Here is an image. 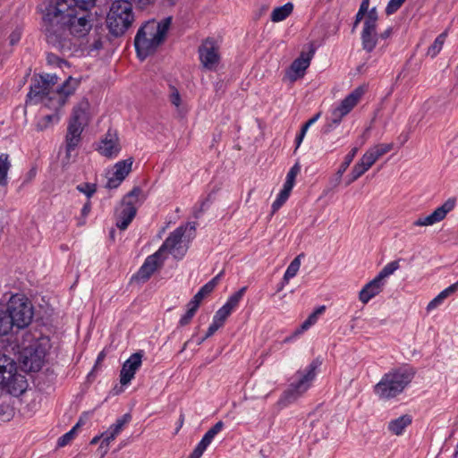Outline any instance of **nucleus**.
Here are the masks:
<instances>
[{
  "instance_id": "obj_1",
  "label": "nucleus",
  "mask_w": 458,
  "mask_h": 458,
  "mask_svg": "<svg viewBox=\"0 0 458 458\" xmlns=\"http://www.w3.org/2000/svg\"><path fill=\"white\" fill-rule=\"evenodd\" d=\"M89 15L86 10L72 6L64 0H56L49 5L44 14V27L48 44L60 51L71 50L70 35L84 37L91 29Z\"/></svg>"
},
{
  "instance_id": "obj_2",
  "label": "nucleus",
  "mask_w": 458,
  "mask_h": 458,
  "mask_svg": "<svg viewBox=\"0 0 458 458\" xmlns=\"http://www.w3.org/2000/svg\"><path fill=\"white\" fill-rule=\"evenodd\" d=\"M416 369L410 365H402L384 374L374 386L375 394L382 400H390L400 394L411 384Z\"/></svg>"
},
{
  "instance_id": "obj_3",
  "label": "nucleus",
  "mask_w": 458,
  "mask_h": 458,
  "mask_svg": "<svg viewBox=\"0 0 458 458\" xmlns=\"http://www.w3.org/2000/svg\"><path fill=\"white\" fill-rule=\"evenodd\" d=\"M171 21V17H167L161 22L148 21L138 30L134 38V46L137 55L141 60L151 55L163 42Z\"/></svg>"
},
{
  "instance_id": "obj_4",
  "label": "nucleus",
  "mask_w": 458,
  "mask_h": 458,
  "mask_svg": "<svg viewBox=\"0 0 458 458\" xmlns=\"http://www.w3.org/2000/svg\"><path fill=\"white\" fill-rule=\"evenodd\" d=\"M321 364L322 360L316 358L306 368L297 370L287 389L284 391L279 398L277 404L284 408L301 397L311 386Z\"/></svg>"
},
{
  "instance_id": "obj_5",
  "label": "nucleus",
  "mask_w": 458,
  "mask_h": 458,
  "mask_svg": "<svg viewBox=\"0 0 458 458\" xmlns=\"http://www.w3.org/2000/svg\"><path fill=\"white\" fill-rule=\"evenodd\" d=\"M135 20L132 4L127 0L114 1L106 15V26L114 37L123 36Z\"/></svg>"
},
{
  "instance_id": "obj_6",
  "label": "nucleus",
  "mask_w": 458,
  "mask_h": 458,
  "mask_svg": "<svg viewBox=\"0 0 458 458\" xmlns=\"http://www.w3.org/2000/svg\"><path fill=\"white\" fill-rule=\"evenodd\" d=\"M195 231L196 223L194 222L178 226L170 233L157 251L160 254L167 252L177 259H182L187 252L189 241L195 236Z\"/></svg>"
},
{
  "instance_id": "obj_7",
  "label": "nucleus",
  "mask_w": 458,
  "mask_h": 458,
  "mask_svg": "<svg viewBox=\"0 0 458 458\" xmlns=\"http://www.w3.org/2000/svg\"><path fill=\"white\" fill-rule=\"evenodd\" d=\"M50 348L51 343L47 336H40L32 341L21 352L23 368L29 371L40 370Z\"/></svg>"
},
{
  "instance_id": "obj_8",
  "label": "nucleus",
  "mask_w": 458,
  "mask_h": 458,
  "mask_svg": "<svg viewBox=\"0 0 458 458\" xmlns=\"http://www.w3.org/2000/svg\"><path fill=\"white\" fill-rule=\"evenodd\" d=\"M6 310L12 323L19 329L28 327L33 318L32 305L22 294L13 295L7 302Z\"/></svg>"
},
{
  "instance_id": "obj_9",
  "label": "nucleus",
  "mask_w": 458,
  "mask_h": 458,
  "mask_svg": "<svg viewBox=\"0 0 458 458\" xmlns=\"http://www.w3.org/2000/svg\"><path fill=\"white\" fill-rule=\"evenodd\" d=\"M57 81L58 77L55 74L40 75L38 79H35L27 95L28 102L30 104L44 103L48 107V98L54 97V87Z\"/></svg>"
},
{
  "instance_id": "obj_10",
  "label": "nucleus",
  "mask_w": 458,
  "mask_h": 458,
  "mask_svg": "<svg viewBox=\"0 0 458 458\" xmlns=\"http://www.w3.org/2000/svg\"><path fill=\"white\" fill-rule=\"evenodd\" d=\"M365 93V88L360 86L347 95L337 106L331 110V123L337 126L343 118L347 115L359 103Z\"/></svg>"
},
{
  "instance_id": "obj_11",
  "label": "nucleus",
  "mask_w": 458,
  "mask_h": 458,
  "mask_svg": "<svg viewBox=\"0 0 458 458\" xmlns=\"http://www.w3.org/2000/svg\"><path fill=\"white\" fill-rule=\"evenodd\" d=\"M199 58L204 69L216 71L219 62V47L213 38L205 39L199 47Z\"/></svg>"
},
{
  "instance_id": "obj_12",
  "label": "nucleus",
  "mask_w": 458,
  "mask_h": 458,
  "mask_svg": "<svg viewBox=\"0 0 458 458\" xmlns=\"http://www.w3.org/2000/svg\"><path fill=\"white\" fill-rule=\"evenodd\" d=\"M377 13L376 8H372L367 13L361 32L362 48L368 53L372 52L377 43Z\"/></svg>"
},
{
  "instance_id": "obj_13",
  "label": "nucleus",
  "mask_w": 458,
  "mask_h": 458,
  "mask_svg": "<svg viewBox=\"0 0 458 458\" xmlns=\"http://www.w3.org/2000/svg\"><path fill=\"white\" fill-rule=\"evenodd\" d=\"M78 86L79 81L69 77L60 88L54 89V97H49L48 98V108L55 111L62 108L65 105L67 98L75 92Z\"/></svg>"
},
{
  "instance_id": "obj_14",
  "label": "nucleus",
  "mask_w": 458,
  "mask_h": 458,
  "mask_svg": "<svg viewBox=\"0 0 458 458\" xmlns=\"http://www.w3.org/2000/svg\"><path fill=\"white\" fill-rule=\"evenodd\" d=\"M121 149L122 147L117 131L109 128L99 140L97 150L103 157L114 158L119 155Z\"/></svg>"
},
{
  "instance_id": "obj_15",
  "label": "nucleus",
  "mask_w": 458,
  "mask_h": 458,
  "mask_svg": "<svg viewBox=\"0 0 458 458\" xmlns=\"http://www.w3.org/2000/svg\"><path fill=\"white\" fill-rule=\"evenodd\" d=\"M455 200L447 199L444 204L436 208L431 214L419 217L413 222L414 226H430L445 219L446 215L454 208Z\"/></svg>"
},
{
  "instance_id": "obj_16",
  "label": "nucleus",
  "mask_w": 458,
  "mask_h": 458,
  "mask_svg": "<svg viewBox=\"0 0 458 458\" xmlns=\"http://www.w3.org/2000/svg\"><path fill=\"white\" fill-rule=\"evenodd\" d=\"M143 353L141 351L131 354L123 364L120 371V383L123 386L128 385L134 377L137 370L142 364Z\"/></svg>"
},
{
  "instance_id": "obj_17",
  "label": "nucleus",
  "mask_w": 458,
  "mask_h": 458,
  "mask_svg": "<svg viewBox=\"0 0 458 458\" xmlns=\"http://www.w3.org/2000/svg\"><path fill=\"white\" fill-rule=\"evenodd\" d=\"M28 383L24 376L17 373L16 366L10 369L7 374L6 380L0 386L5 389L9 394L18 396L27 389Z\"/></svg>"
},
{
  "instance_id": "obj_18",
  "label": "nucleus",
  "mask_w": 458,
  "mask_h": 458,
  "mask_svg": "<svg viewBox=\"0 0 458 458\" xmlns=\"http://www.w3.org/2000/svg\"><path fill=\"white\" fill-rule=\"evenodd\" d=\"M132 159H125L117 162L114 166V172L108 177L106 187L109 189L117 188L131 170Z\"/></svg>"
},
{
  "instance_id": "obj_19",
  "label": "nucleus",
  "mask_w": 458,
  "mask_h": 458,
  "mask_svg": "<svg viewBox=\"0 0 458 458\" xmlns=\"http://www.w3.org/2000/svg\"><path fill=\"white\" fill-rule=\"evenodd\" d=\"M83 127L68 123L67 133L65 136V152L66 159L70 160L72 151H74L81 143Z\"/></svg>"
},
{
  "instance_id": "obj_20",
  "label": "nucleus",
  "mask_w": 458,
  "mask_h": 458,
  "mask_svg": "<svg viewBox=\"0 0 458 458\" xmlns=\"http://www.w3.org/2000/svg\"><path fill=\"white\" fill-rule=\"evenodd\" d=\"M312 55L313 52H302L300 56L293 62L288 72V78L291 81H294L304 75L305 71L310 64Z\"/></svg>"
},
{
  "instance_id": "obj_21",
  "label": "nucleus",
  "mask_w": 458,
  "mask_h": 458,
  "mask_svg": "<svg viewBox=\"0 0 458 458\" xmlns=\"http://www.w3.org/2000/svg\"><path fill=\"white\" fill-rule=\"evenodd\" d=\"M385 282L379 280L377 276L367 283L359 293V300L363 304H367L372 298L378 295L384 289Z\"/></svg>"
},
{
  "instance_id": "obj_22",
  "label": "nucleus",
  "mask_w": 458,
  "mask_h": 458,
  "mask_svg": "<svg viewBox=\"0 0 458 458\" xmlns=\"http://www.w3.org/2000/svg\"><path fill=\"white\" fill-rule=\"evenodd\" d=\"M160 256L161 254L157 250L154 254L148 256L139 269L137 277L143 281L148 280L162 264Z\"/></svg>"
},
{
  "instance_id": "obj_23",
  "label": "nucleus",
  "mask_w": 458,
  "mask_h": 458,
  "mask_svg": "<svg viewBox=\"0 0 458 458\" xmlns=\"http://www.w3.org/2000/svg\"><path fill=\"white\" fill-rule=\"evenodd\" d=\"M89 103L86 98L81 99L72 109L69 123L85 127L89 121Z\"/></svg>"
},
{
  "instance_id": "obj_24",
  "label": "nucleus",
  "mask_w": 458,
  "mask_h": 458,
  "mask_svg": "<svg viewBox=\"0 0 458 458\" xmlns=\"http://www.w3.org/2000/svg\"><path fill=\"white\" fill-rule=\"evenodd\" d=\"M393 148V143L377 144L367 149L361 157L372 166L382 156L391 151Z\"/></svg>"
},
{
  "instance_id": "obj_25",
  "label": "nucleus",
  "mask_w": 458,
  "mask_h": 458,
  "mask_svg": "<svg viewBox=\"0 0 458 458\" xmlns=\"http://www.w3.org/2000/svg\"><path fill=\"white\" fill-rule=\"evenodd\" d=\"M224 422L223 421H217L212 428H210L203 436L201 440L199 442V444L196 445L194 450L199 452L200 454H203V453L206 451V449L208 447V445L212 443L216 436L222 431L224 428Z\"/></svg>"
},
{
  "instance_id": "obj_26",
  "label": "nucleus",
  "mask_w": 458,
  "mask_h": 458,
  "mask_svg": "<svg viewBox=\"0 0 458 458\" xmlns=\"http://www.w3.org/2000/svg\"><path fill=\"white\" fill-rule=\"evenodd\" d=\"M134 208L120 206L115 213V225L120 230H125L136 216Z\"/></svg>"
},
{
  "instance_id": "obj_27",
  "label": "nucleus",
  "mask_w": 458,
  "mask_h": 458,
  "mask_svg": "<svg viewBox=\"0 0 458 458\" xmlns=\"http://www.w3.org/2000/svg\"><path fill=\"white\" fill-rule=\"evenodd\" d=\"M146 199V195L143 191L139 187H134L128 194H126L121 205L124 208H134L137 212L138 208L143 203Z\"/></svg>"
},
{
  "instance_id": "obj_28",
  "label": "nucleus",
  "mask_w": 458,
  "mask_h": 458,
  "mask_svg": "<svg viewBox=\"0 0 458 458\" xmlns=\"http://www.w3.org/2000/svg\"><path fill=\"white\" fill-rule=\"evenodd\" d=\"M411 417L408 414L402 415L397 419L392 420L388 423V430L396 436H401L404 429L411 423Z\"/></svg>"
},
{
  "instance_id": "obj_29",
  "label": "nucleus",
  "mask_w": 458,
  "mask_h": 458,
  "mask_svg": "<svg viewBox=\"0 0 458 458\" xmlns=\"http://www.w3.org/2000/svg\"><path fill=\"white\" fill-rule=\"evenodd\" d=\"M458 291V281L454 284H451L450 286L444 289L442 292H440L433 300H431L428 306L427 310L431 311L437 308L445 299H446L448 296L452 295L455 292Z\"/></svg>"
},
{
  "instance_id": "obj_30",
  "label": "nucleus",
  "mask_w": 458,
  "mask_h": 458,
  "mask_svg": "<svg viewBox=\"0 0 458 458\" xmlns=\"http://www.w3.org/2000/svg\"><path fill=\"white\" fill-rule=\"evenodd\" d=\"M359 150L358 147H353L350 152L344 157V159L343 163L340 165L337 172H336V178L335 180V185H338L341 182V178L343 174L345 173L351 163L352 162L353 158L357 155Z\"/></svg>"
},
{
  "instance_id": "obj_31",
  "label": "nucleus",
  "mask_w": 458,
  "mask_h": 458,
  "mask_svg": "<svg viewBox=\"0 0 458 458\" xmlns=\"http://www.w3.org/2000/svg\"><path fill=\"white\" fill-rule=\"evenodd\" d=\"M11 166L9 155L0 153V186H6L8 184V172Z\"/></svg>"
},
{
  "instance_id": "obj_32",
  "label": "nucleus",
  "mask_w": 458,
  "mask_h": 458,
  "mask_svg": "<svg viewBox=\"0 0 458 458\" xmlns=\"http://www.w3.org/2000/svg\"><path fill=\"white\" fill-rule=\"evenodd\" d=\"M370 165L368 164L362 157L357 162L349 174V181L347 184H351L363 175L369 168Z\"/></svg>"
},
{
  "instance_id": "obj_33",
  "label": "nucleus",
  "mask_w": 458,
  "mask_h": 458,
  "mask_svg": "<svg viewBox=\"0 0 458 458\" xmlns=\"http://www.w3.org/2000/svg\"><path fill=\"white\" fill-rule=\"evenodd\" d=\"M293 5L292 3H286L285 4L276 7L271 13V21L274 22H279L285 20L293 12Z\"/></svg>"
},
{
  "instance_id": "obj_34",
  "label": "nucleus",
  "mask_w": 458,
  "mask_h": 458,
  "mask_svg": "<svg viewBox=\"0 0 458 458\" xmlns=\"http://www.w3.org/2000/svg\"><path fill=\"white\" fill-rule=\"evenodd\" d=\"M247 290L246 286L242 287L239 291L232 294L226 301V302L223 305L228 311L231 313L238 307L241 300L242 299L245 292Z\"/></svg>"
},
{
  "instance_id": "obj_35",
  "label": "nucleus",
  "mask_w": 458,
  "mask_h": 458,
  "mask_svg": "<svg viewBox=\"0 0 458 458\" xmlns=\"http://www.w3.org/2000/svg\"><path fill=\"white\" fill-rule=\"evenodd\" d=\"M14 368L13 360L8 356L0 355V386L6 380V377L10 369Z\"/></svg>"
},
{
  "instance_id": "obj_36",
  "label": "nucleus",
  "mask_w": 458,
  "mask_h": 458,
  "mask_svg": "<svg viewBox=\"0 0 458 458\" xmlns=\"http://www.w3.org/2000/svg\"><path fill=\"white\" fill-rule=\"evenodd\" d=\"M131 416L129 413L123 414L122 417L118 418L116 421L107 428V430L117 437L123 430L124 426L131 421Z\"/></svg>"
},
{
  "instance_id": "obj_37",
  "label": "nucleus",
  "mask_w": 458,
  "mask_h": 458,
  "mask_svg": "<svg viewBox=\"0 0 458 458\" xmlns=\"http://www.w3.org/2000/svg\"><path fill=\"white\" fill-rule=\"evenodd\" d=\"M13 327L7 310L0 308V335H8Z\"/></svg>"
},
{
  "instance_id": "obj_38",
  "label": "nucleus",
  "mask_w": 458,
  "mask_h": 458,
  "mask_svg": "<svg viewBox=\"0 0 458 458\" xmlns=\"http://www.w3.org/2000/svg\"><path fill=\"white\" fill-rule=\"evenodd\" d=\"M168 99L170 103L176 108L178 113H182L184 108L179 90L173 85H169Z\"/></svg>"
},
{
  "instance_id": "obj_39",
  "label": "nucleus",
  "mask_w": 458,
  "mask_h": 458,
  "mask_svg": "<svg viewBox=\"0 0 458 458\" xmlns=\"http://www.w3.org/2000/svg\"><path fill=\"white\" fill-rule=\"evenodd\" d=\"M301 257H303V254L298 255L287 267L283 278L285 283H288L290 279L293 278L297 275L301 267Z\"/></svg>"
},
{
  "instance_id": "obj_40",
  "label": "nucleus",
  "mask_w": 458,
  "mask_h": 458,
  "mask_svg": "<svg viewBox=\"0 0 458 458\" xmlns=\"http://www.w3.org/2000/svg\"><path fill=\"white\" fill-rule=\"evenodd\" d=\"M292 189L283 186V189L278 193L276 200L272 204V214H275L288 199Z\"/></svg>"
},
{
  "instance_id": "obj_41",
  "label": "nucleus",
  "mask_w": 458,
  "mask_h": 458,
  "mask_svg": "<svg viewBox=\"0 0 458 458\" xmlns=\"http://www.w3.org/2000/svg\"><path fill=\"white\" fill-rule=\"evenodd\" d=\"M399 261L394 260L387 263L377 275V277L386 283V279L393 275L399 268Z\"/></svg>"
},
{
  "instance_id": "obj_42",
  "label": "nucleus",
  "mask_w": 458,
  "mask_h": 458,
  "mask_svg": "<svg viewBox=\"0 0 458 458\" xmlns=\"http://www.w3.org/2000/svg\"><path fill=\"white\" fill-rule=\"evenodd\" d=\"M446 38V32H443L437 37L433 44L428 49V55L435 57L441 51L445 40Z\"/></svg>"
},
{
  "instance_id": "obj_43",
  "label": "nucleus",
  "mask_w": 458,
  "mask_h": 458,
  "mask_svg": "<svg viewBox=\"0 0 458 458\" xmlns=\"http://www.w3.org/2000/svg\"><path fill=\"white\" fill-rule=\"evenodd\" d=\"M326 310L325 306L318 307L314 312H312L308 318L301 324V331L308 330L311 326L317 323L318 316L321 315Z\"/></svg>"
},
{
  "instance_id": "obj_44",
  "label": "nucleus",
  "mask_w": 458,
  "mask_h": 458,
  "mask_svg": "<svg viewBox=\"0 0 458 458\" xmlns=\"http://www.w3.org/2000/svg\"><path fill=\"white\" fill-rule=\"evenodd\" d=\"M300 171H301L300 165L299 164L293 165L291 167V169L288 171V173L286 174L285 182L283 186H285V187L293 190L294 183H295V178L298 175V174L300 173Z\"/></svg>"
},
{
  "instance_id": "obj_45",
  "label": "nucleus",
  "mask_w": 458,
  "mask_h": 458,
  "mask_svg": "<svg viewBox=\"0 0 458 458\" xmlns=\"http://www.w3.org/2000/svg\"><path fill=\"white\" fill-rule=\"evenodd\" d=\"M80 425H81V420L78 421L70 431H68L67 433L63 435L61 437H59L58 443H57L58 446H64V445H68L73 439V437L76 434L77 428L80 427Z\"/></svg>"
},
{
  "instance_id": "obj_46",
  "label": "nucleus",
  "mask_w": 458,
  "mask_h": 458,
  "mask_svg": "<svg viewBox=\"0 0 458 458\" xmlns=\"http://www.w3.org/2000/svg\"><path fill=\"white\" fill-rule=\"evenodd\" d=\"M103 437V440L101 441L99 448L103 450L102 456L107 454L109 449V445L116 438L111 432L107 429L101 434Z\"/></svg>"
},
{
  "instance_id": "obj_47",
  "label": "nucleus",
  "mask_w": 458,
  "mask_h": 458,
  "mask_svg": "<svg viewBox=\"0 0 458 458\" xmlns=\"http://www.w3.org/2000/svg\"><path fill=\"white\" fill-rule=\"evenodd\" d=\"M64 3H69L75 8L88 11L95 5L96 0H64Z\"/></svg>"
},
{
  "instance_id": "obj_48",
  "label": "nucleus",
  "mask_w": 458,
  "mask_h": 458,
  "mask_svg": "<svg viewBox=\"0 0 458 458\" xmlns=\"http://www.w3.org/2000/svg\"><path fill=\"white\" fill-rule=\"evenodd\" d=\"M59 121V116L57 114H47L45 115L38 123V129L39 131L45 130L49 123H57Z\"/></svg>"
},
{
  "instance_id": "obj_49",
  "label": "nucleus",
  "mask_w": 458,
  "mask_h": 458,
  "mask_svg": "<svg viewBox=\"0 0 458 458\" xmlns=\"http://www.w3.org/2000/svg\"><path fill=\"white\" fill-rule=\"evenodd\" d=\"M197 310H198L196 308L189 306V304H187V310L185 314L182 315V318H180L179 326L184 327L190 324Z\"/></svg>"
},
{
  "instance_id": "obj_50",
  "label": "nucleus",
  "mask_w": 458,
  "mask_h": 458,
  "mask_svg": "<svg viewBox=\"0 0 458 458\" xmlns=\"http://www.w3.org/2000/svg\"><path fill=\"white\" fill-rule=\"evenodd\" d=\"M230 315L231 312L222 306L214 315L213 321L223 327L225 320Z\"/></svg>"
},
{
  "instance_id": "obj_51",
  "label": "nucleus",
  "mask_w": 458,
  "mask_h": 458,
  "mask_svg": "<svg viewBox=\"0 0 458 458\" xmlns=\"http://www.w3.org/2000/svg\"><path fill=\"white\" fill-rule=\"evenodd\" d=\"M369 0H362L360 9L358 13L355 15V21L353 24V30L357 27L359 22L363 19L366 13H369L368 8H369Z\"/></svg>"
},
{
  "instance_id": "obj_52",
  "label": "nucleus",
  "mask_w": 458,
  "mask_h": 458,
  "mask_svg": "<svg viewBox=\"0 0 458 458\" xmlns=\"http://www.w3.org/2000/svg\"><path fill=\"white\" fill-rule=\"evenodd\" d=\"M77 190L85 194L88 198H90L97 191V187L93 183H81L77 187Z\"/></svg>"
},
{
  "instance_id": "obj_53",
  "label": "nucleus",
  "mask_w": 458,
  "mask_h": 458,
  "mask_svg": "<svg viewBox=\"0 0 458 458\" xmlns=\"http://www.w3.org/2000/svg\"><path fill=\"white\" fill-rule=\"evenodd\" d=\"M405 0H390L386 5V13L390 15L394 13L404 3Z\"/></svg>"
},
{
  "instance_id": "obj_54",
  "label": "nucleus",
  "mask_w": 458,
  "mask_h": 458,
  "mask_svg": "<svg viewBox=\"0 0 458 458\" xmlns=\"http://www.w3.org/2000/svg\"><path fill=\"white\" fill-rule=\"evenodd\" d=\"M205 297L206 295H204V293L199 290V292L193 296L188 304L189 306H192L198 310L200 302Z\"/></svg>"
},
{
  "instance_id": "obj_55",
  "label": "nucleus",
  "mask_w": 458,
  "mask_h": 458,
  "mask_svg": "<svg viewBox=\"0 0 458 458\" xmlns=\"http://www.w3.org/2000/svg\"><path fill=\"white\" fill-rule=\"evenodd\" d=\"M208 199H203L200 202L199 207H194L192 210V215L195 218H199L203 213L204 209L208 207Z\"/></svg>"
},
{
  "instance_id": "obj_56",
  "label": "nucleus",
  "mask_w": 458,
  "mask_h": 458,
  "mask_svg": "<svg viewBox=\"0 0 458 458\" xmlns=\"http://www.w3.org/2000/svg\"><path fill=\"white\" fill-rule=\"evenodd\" d=\"M220 327H222L220 325L212 320V323L208 328L205 338H208L213 335Z\"/></svg>"
},
{
  "instance_id": "obj_57",
  "label": "nucleus",
  "mask_w": 458,
  "mask_h": 458,
  "mask_svg": "<svg viewBox=\"0 0 458 458\" xmlns=\"http://www.w3.org/2000/svg\"><path fill=\"white\" fill-rule=\"evenodd\" d=\"M103 47V43L100 38L95 37L93 42L89 45L90 51H98L101 49Z\"/></svg>"
},
{
  "instance_id": "obj_58",
  "label": "nucleus",
  "mask_w": 458,
  "mask_h": 458,
  "mask_svg": "<svg viewBox=\"0 0 458 458\" xmlns=\"http://www.w3.org/2000/svg\"><path fill=\"white\" fill-rule=\"evenodd\" d=\"M215 289V287L213 286V283H209L208 282L206 284H204L200 289L199 291L202 292L204 293V295H208L209 293H211L213 292V290Z\"/></svg>"
},
{
  "instance_id": "obj_59",
  "label": "nucleus",
  "mask_w": 458,
  "mask_h": 458,
  "mask_svg": "<svg viewBox=\"0 0 458 458\" xmlns=\"http://www.w3.org/2000/svg\"><path fill=\"white\" fill-rule=\"evenodd\" d=\"M21 38V32L16 30L13 32L10 36V41L12 45L16 44Z\"/></svg>"
},
{
  "instance_id": "obj_60",
  "label": "nucleus",
  "mask_w": 458,
  "mask_h": 458,
  "mask_svg": "<svg viewBox=\"0 0 458 458\" xmlns=\"http://www.w3.org/2000/svg\"><path fill=\"white\" fill-rule=\"evenodd\" d=\"M90 209H91V203L89 200H88L84 206L82 207V209H81V215L83 216H86L89 215V213L90 212Z\"/></svg>"
},
{
  "instance_id": "obj_61",
  "label": "nucleus",
  "mask_w": 458,
  "mask_h": 458,
  "mask_svg": "<svg viewBox=\"0 0 458 458\" xmlns=\"http://www.w3.org/2000/svg\"><path fill=\"white\" fill-rule=\"evenodd\" d=\"M321 113H317L314 116H312L310 119H309L305 124L310 128L311 125H313L320 117Z\"/></svg>"
},
{
  "instance_id": "obj_62",
  "label": "nucleus",
  "mask_w": 458,
  "mask_h": 458,
  "mask_svg": "<svg viewBox=\"0 0 458 458\" xmlns=\"http://www.w3.org/2000/svg\"><path fill=\"white\" fill-rule=\"evenodd\" d=\"M222 275H223V271H222V272H220L219 274H217L215 277H213V278L209 281V283H213V286H214V287H216V284H218V282H219V280H220V278H221Z\"/></svg>"
},
{
  "instance_id": "obj_63",
  "label": "nucleus",
  "mask_w": 458,
  "mask_h": 458,
  "mask_svg": "<svg viewBox=\"0 0 458 458\" xmlns=\"http://www.w3.org/2000/svg\"><path fill=\"white\" fill-rule=\"evenodd\" d=\"M183 421H184V415L183 414H181L180 415V418H179V421H178V425H177V428L175 429V432L174 434H177L179 432V430L181 429V428L182 427L183 425Z\"/></svg>"
},
{
  "instance_id": "obj_64",
  "label": "nucleus",
  "mask_w": 458,
  "mask_h": 458,
  "mask_svg": "<svg viewBox=\"0 0 458 458\" xmlns=\"http://www.w3.org/2000/svg\"><path fill=\"white\" fill-rule=\"evenodd\" d=\"M391 33H392V29H391V28H388V29H386L384 32H382V33L380 34V37H381L382 38H387L388 37H390Z\"/></svg>"
}]
</instances>
